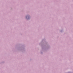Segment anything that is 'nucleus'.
<instances>
[{"mask_svg":"<svg viewBox=\"0 0 73 73\" xmlns=\"http://www.w3.org/2000/svg\"><path fill=\"white\" fill-rule=\"evenodd\" d=\"M28 17V18H29V17L28 16H27L26 17V19H27V18Z\"/></svg>","mask_w":73,"mask_h":73,"instance_id":"f257e3e1","label":"nucleus"}]
</instances>
